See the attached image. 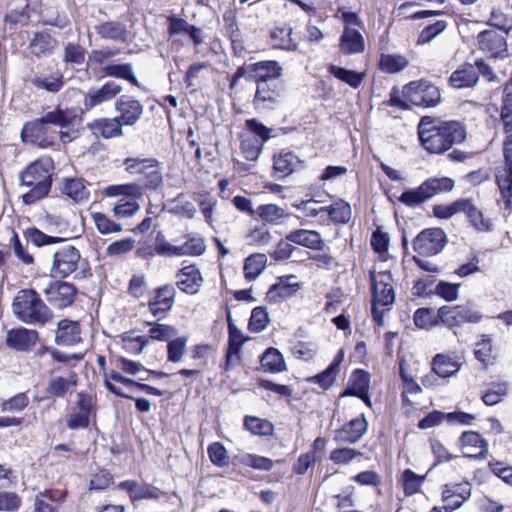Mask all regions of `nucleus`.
<instances>
[{
    "mask_svg": "<svg viewBox=\"0 0 512 512\" xmlns=\"http://www.w3.org/2000/svg\"><path fill=\"white\" fill-rule=\"evenodd\" d=\"M488 23L505 34L512 30V17L507 16L500 10H492Z\"/></svg>",
    "mask_w": 512,
    "mask_h": 512,
    "instance_id": "774afa93",
    "label": "nucleus"
},
{
    "mask_svg": "<svg viewBox=\"0 0 512 512\" xmlns=\"http://www.w3.org/2000/svg\"><path fill=\"white\" fill-rule=\"evenodd\" d=\"M87 128L97 138L109 139L123 134L122 123L118 118H98L88 123Z\"/></svg>",
    "mask_w": 512,
    "mask_h": 512,
    "instance_id": "5701e85b",
    "label": "nucleus"
},
{
    "mask_svg": "<svg viewBox=\"0 0 512 512\" xmlns=\"http://www.w3.org/2000/svg\"><path fill=\"white\" fill-rule=\"evenodd\" d=\"M403 94L412 105L424 108L435 107L441 100L439 89L424 80L410 82L404 87Z\"/></svg>",
    "mask_w": 512,
    "mask_h": 512,
    "instance_id": "0eeeda50",
    "label": "nucleus"
},
{
    "mask_svg": "<svg viewBox=\"0 0 512 512\" xmlns=\"http://www.w3.org/2000/svg\"><path fill=\"white\" fill-rule=\"evenodd\" d=\"M106 196H123L126 199L138 200L143 196V187L137 183L111 185L104 189Z\"/></svg>",
    "mask_w": 512,
    "mask_h": 512,
    "instance_id": "a19ab883",
    "label": "nucleus"
},
{
    "mask_svg": "<svg viewBox=\"0 0 512 512\" xmlns=\"http://www.w3.org/2000/svg\"><path fill=\"white\" fill-rule=\"evenodd\" d=\"M409 65V60L401 54H381L379 69L382 72L393 74L404 70Z\"/></svg>",
    "mask_w": 512,
    "mask_h": 512,
    "instance_id": "58836bf2",
    "label": "nucleus"
},
{
    "mask_svg": "<svg viewBox=\"0 0 512 512\" xmlns=\"http://www.w3.org/2000/svg\"><path fill=\"white\" fill-rule=\"evenodd\" d=\"M301 288V284L296 282V276L289 275L278 278L266 293V300L269 303H279L294 296Z\"/></svg>",
    "mask_w": 512,
    "mask_h": 512,
    "instance_id": "4468645a",
    "label": "nucleus"
},
{
    "mask_svg": "<svg viewBox=\"0 0 512 512\" xmlns=\"http://www.w3.org/2000/svg\"><path fill=\"white\" fill-rule=\"evenodd\" d=\"M144 176V186L147 189H157L163 183V173L162 169L159 166V163L154 159L153 162L147 166L146 170L143 173Z\"/></svg>",
    "mask_w": 512,
    "mask_h": 512,
    "instance_id": "864d4df0",
    "label": "nucleus"
},
{
    "mask_svg": "<svg viewBox=\"0 0 512 512\" xmlns=\"http://www.w3.org/2000/svg\"><path fill=\"white\" fill-rule=\"evenodd\" d=\"M92 220L96 226L97 231L100 234H111L122 231L121 224L114 222L108 216L103 213H93Z\"/></svg>",
    "mask_w": 512,
    "mask_h": 512,
    "instance_id": "5fc2aeb1",
    "label": "nucleus"
},
{
    "mask_svg": "<svg viewBox=\"0 0 512 512\" xmlns=\"http://www.w3.org/2000/svg\"><path fill=\"white\" fill-rule=\"evenodd\" d=\"M261 366L269 372H282L286 369L282 354L276 348H268L261 357Z\"/></svg>",
    "mask_w": 512,
    "mask_h": 512,
    "instance_id": "de8ad7c7",
    "label": "nucleus"
},
{
    "mask_svg": "<svg viewBox=\"0 0 512 512\" xmlns=\"http://www.w3.org/2000/svg\"><path fill=\"white\" fill-rule=\"evenodd\" d=\"M460 369V364L451 357L443 354H437L432 363L433 372L441 377L447 378L456 374Z\"/></svg>",
    "mask_w": 512,
    "mask_h": 512,
    "instance_id": "79ce46f5",
    "label": "nucleus"
},
{
    "mask_svg": "<svg viewBox=\"0 0 512 512\" xmlns=\"http://www.w3.org/2000/svg\"><path fill=\"white\" fill-rule=\"evenodd\" d=\"M299 166H301V161L292 152H281L274 156V169L283 176L290 175Z\"/></svg>",
    "mask_w": 512,
    "mask_h": 512,
    "instance_id": "37998d69",
    "label": "nucleus"
},
{
    "mask_svg": "<svg viewBox=\"0 0 512 512\" xmlns=\"http://www.w3.org/2000/svg\"><path fill=\"white\" fill-rule=\"evenodd\" d=\"M77 384V375L71 373L68 378L56 376L49 380L46 393L50 397H64Z\"/></svg>",
    "mask_w": 512,
    "mask_h": 512,
    "instance_id": "473e14b6",
    "label": "nucleus"
},
{
    "mask_svg": "<svg viewBox=\"0 0 512 512\" xmlns=\"http://www.w3.org/2000/svg\"><path fill=\"white\" fill-rule=\"evenodd\" d=\"M471 495V486L468 482L446 484L442 490V500L445 510L458 509Z\"/></svg>",
    "mask_w": 512,
    "mask_h": 512,
    "instance_id": "a211bd4d",
    "label": "nucleus"
},
{
    "mask_svg": "<svg viewBox=\"0 0 512 512\" xmlns=\"http://www.w3.org/2000/svg\"><path fill=\"white\" fill-rule=\"evenodd\" d=\"M123 88L114 81H108L100 88L90 89L84 96V107L90 110L105 102L111 101L122 92Z\"/></svg>",
    "mask_w": 512,
    "mask_h": 512,
    "instance_id": "2eb2a0df",
    "label": "nucleus"
},
{
    "mask_svg": "<svg viewBox=\"0 0 512 512\" xmlns=\"http://www.w3.org/2000/svg\"><path fill=\"white\" fill-rule=\"evenodd\" d=\"M60 190L62 194L71 198L75 202L86 200L89 196V191L85 186V181L78 177L64 178L62 180Z\"/></svg>",
    "mask_w": 512,
    "mask_h": 512,
    "instance_id": "c756f323",
    "label": "nucleus"
},
{
    "mask_svg": "<svg viewBox=\"0 0 512 512\" xmlns=\"http://www.w3.org/2000/svg\"><path fill=\"white\" fill-rule=\"evenodd\" d=\"M154 250L157 255L165 257L200 256L205 252L206 245L199 236H190L184 244L173 245L162 233H158Z\"/></svg>",
    "mask_w": 512,
    "mask_h": 512,
    "instance_id": "423d86ee",
    "label": "nucleus"
},
{
    "mask_svg": "<svg viewBox=\"0 0 512 512\" xmlns=\"http://www.w3.org/2000/svg\"><path fill=\"white\" fill-rule=\"evenodd\" d=\"M326 212L330 215L331 219L337 223H347L351 218L350 205L344 201L337 202L327 207Z\"/></svg>",
    "mask_w": 512,
    "mask_h": 512,
    "instance_id": "0e129e2a",
    "label": "nucleus"
},
{
    "mask_svg": "<svg viewBox=\"0 0 512 512\" xmlns=\"http://www.w3.org/2000/svg\"><path fill=\"white\" fill-rule=\"evenodd\" d=\"M24 236L28 242L32 243L36 247H42L63 241V238L47 235L35 227L27 228L24 231Z\"/></svg>",
    "mask_w": 512,
    "mask_h": 512,
    "instance_id": "8fccbe9b",
    "label": "nucleus"
},
{
    "mask_svg": "<svg viewBox=\"0 0 512 512\" xmlns=\"http://www.w3.org/2000/svg\"><path fill=\"white\" fill-rule=\"evenodd\" d=\"M446 235L440 228H430L422 231L414 240V250L423 256L439 253L445 246Z\"/></svg>",
    "mask_w": 512,
    "mask_h": 512,
    "instance_id": "9d476101",
    "label": "nucleus"
},
{
    "mask_svg": "<svg viewBox=\"0 0 512 512\" xmlns=\"http://www.w3.org/2000/svg\"><path fill=\"white\" fill-rule=\"evenodd\" d=\"M417 132L423 148L432 154H443L466 138L465 128L460 122L441 121L430 116L421 118Z\"/></svg>",
    "mask_w": 512,
    "mask_h": 512,
    "instance_id": "f03ea898",
    "label": "nucleus"
},
{
    "mask_svg": "<svg viewBox=\"0 0 512 512\" xmlns=\"http://www.w3.org/2000/svg\"><path fill=\"white\" fill-rule=\"evenodd\" d=\"M500 116L506 134L503 143L504 167L512 168V94H508L504 99Z\"/></svg>",
    "mask_w": 512,
    "mask_h": 512,
    "instance_id": "6ab92c4d",
    "label": "nucleus"
},
{
    "mask_svg": "<svg viewBox=\"0 0 512 512\" xmlns=\"http://www.w3.org/2000/svg\"><path fill=\"white\" fill-rule=\"evenodd\" d=\"M210 461L218 467H225L229 465L230 457L227 449L220 442H214L208 446L207 449Z\"/></svg>",
    "mask_w": 512,
    "mask_h": 512,
    "instance_id": "6e6d98bb",
    "label": "nucleus"
},
{
    "mask_svg": "<svg viewBox=\"0 0 512 512\" xmlns=\"http://www.w3.org/2000/svg\"><path fill=\"white\" fill-rule=\"evenodd\" d=\"M479 49L491 58L508 56V45L503 35L494 30H485L477 35Z\"/></svg>",
    "mask_w": 512,
    "mask_h": 512,
    "instance_id": "f8f14e48",
    "label": "nucleus"
},
{
    "mask_svg": "<svg viewBox=\"0 0 512 512\" xmlns=\"http://www.w3.org/2000/svg\"><path fill=\"white\" fill-rule=\"evenodd\" d=\"M10 244L13 249L15 257L22 262L24 265H33L34 257L33 254L28 251L26 246H23L16 232L10 239Z\"/></svg>",
    "mask_w": 512,
    "mask_h": 512,
    "instance_id": "e2e57ef3",
    "label": "nucleus"
},
{
    "mask_svg": "<svg viewBox=\"0 0 512 512\" xmlns=\"http://www.w3.org/2000/svg\"><path fill=\"white\" fill-rule=\"evenodd\" d=\"M140 210L137 200L121 198L113 208V214L117 218H127L135 215Z\"/></svg>",
    "mask_w": 512,
    "mask_h": 512,
    "instance_id": "052dcab7",
    "label": "nucleus"
},
{
    "mask_svg": "<svg viewBox=\"0 0 512 512\" xmlns=\"http://www.w3.org/2000/svg\"><path fill=\"white\" fill-rule=\"evenodd\" d=\"M43 293L51 305L61 309L73 303L76 288L68 282L50 281Z\"/></svg>",
    "mask_w": 512,
    "mask_h": 512,
    "instance_id": "9b49d317",
    "label": "nucleus"
},
{
    "mask_svg": "<svg viewBox=\"0 0 512 512\" xmlns=\"http://www.w3.org/2000/svg\"><path fill=\"white\" fill-rule=\"evenodd\" d=\"M115 383L124 385L125 387L137 386V381L123 376L119 371L111 370L110 372L104 373V384L105 387L113 394L123 398L132 399L131 396L127 395L119 386Z\"/></svg>",
    "mask_w": 512,
    "mask_h": 512,
    "instance_id": "7c9ffc66",
    "label": "nucleus"
},
{
    "mask_svg": "<svg viewBox=\"0 0 512 512\" xmlns=\"http://www.w3.org/2000/svg\"><path fill=\"white\" fill-rule=\"evenodd\" d=\"M115 110L119 113L117 118L122 126H132L141 118L144 108L138 100L124 95L116 100Z\"/></svg>",
    "mask_w": 512,
    "mask_h": 512,
    "instance_id": "f3484780",
    "label": "nucleus"
},
{
    "mask_svg": "<svg viewBox=\"0 0 512 512\" xmlns=\"http://www.w3.org/2000/svg\"><path fill=\"white\" fill-rule=\"evenodd\" d=\"M240 463L244 466L264 471H269L273 467V461L271 459L255 454H245L241 456Z\"/></svg>",
    "mask_w": 512,
    "mask_h": 512,
    "instance_id": "69168bd1",
    "label": "nucleus"
},
{
    "mask_svg": "<svg viewBox=\"0 0 512 512\" xmlns=\"http://www.w3.org/2000/svg\"><path fill=\"white\" fill-rule=\"evenodd\" d=\"M328 72L338 80L346 83L350 87L357 89L361 86L366 74L362 72H356L349 70L335 64H331L328 67Z\"/></svg>",
    "mask_w": 512,
    "mask_h": 512,
    "instance_id": "c9c22d12",
    "label": "nucleus"
},
{
    "mask_svg": "<svg viewBox=\"0 0 512 512\" xmlns=\"http://www.w3.org/2000/svg\"><path fill=\"white\" fill-rule=\"evenodd\" d=\"M52 170V159L45 157L31 163L26 170L21 173V186L29 188V190L22 195L25 204H33L48 194L51 187Z\"/></svg>",
    "mask_w": 512,
    "mask_h": 512,
    "instance_id": "7ed1b4c3",
    "label": "nucleus"
},
{
    "mask_svg": "<svg viewBox=\"0 0 512 512\" xmlns=\"http://www.w3.org/2000/svg\"><path fill=\"white\" fill-rule=\"evenodd\" d=\"M250 71L251 79L256 83H269V81L281 77L283 68L279 62L267 60L250 64Z\"/></svg>",
    "mask_w": 512,
    "mask_h": 512,
    "instance_id": "4be33fe9",
    "label": "nucleus"
},
{
    "mask_svg": "<svg viewBox=\"0 0 512 512\" xmlns=\"http://www.w3.org/2000/svg\"><path fill=\"white\" fill-rule=\"evenodd\" d=\"M286 240L311 250H321L324 246L320 233L315 230H293L286 235Z\"/></svg>",
    "mask_w": 512,
    "mask_h": 512,
    "instance_id": "a878e982",
    "label": "nucleus"
},
{
    "mask_svg": "<svg viewBox=\"0 0 512 512\" xmlns=\"http://www.w3.org/2000/svg\"><path fill=\"white\" fill-rule=\"evenodd\" d=\"M83 263L77 248L65 246L54 253L51 272L54 276L68 277L75 273Z\"/></svg>",
    "mask_w": 512,
    "mask_h": 512,
    "instance_id": "1a4fd4ad",
    "label": "nucleus"
},
{
    "mask_svg": "<svg viewBox=\"0 0 512 512\" xmlns=\"http://www.w3.org/2000/svg\"><path fill=\"white\" fill-rule=\"evenodd\" d=\"M367 430V422L364 416L352 419L349 423L337 430L334 436L339 443H356Z\"/></svg>",
    "mask_w": 512,
    "mask_h": 512,
    "instance_id": "b1692460",
    "label": "nucleus"
},
{
    "mask_svg": "<svg viewBox=\"0 0 512 512\" xmlns=\"http://www.w3.org/2000/svg\"><path fill=\"white\" fill-rule=\"evenodd\" d=\"M293 29L289 26L276 27L271 31V45L273 48L295 51L297 43L292 38Z\"/></svg>",
    "mask_w": 512,
    "mask_h": 512,
    "instance_id": "2f4dec72",
    "label": "nucleus"
},
{
    "mask_svg": "<svg viewBox=\"0 0 512 512\" xmlns=\"http://www.w3.org/2000/svg\"><path fill=\"white\" fill-rule=\"evenodd\" d=\"M474 355L485 366L492 363L494 355L492 339L489 335H483L481 341L476 343Z\"/></svg>",
    "mask_w": 512,
    "mask_h": 512,
    "instance_id": "603ef678",
    "label": "nucleus"
},
{
    "mask_svg": "<svg viewBox=\"0 0 512 512\" xmlns=\"http://www.w3.org/2000/svg\"><path fill=\"white\" fill-rule=\"evenodd\" d=\"M31 83L38 89H43L51 93H57L63 87V76L56 74H40L31 79Z\"/></svg>",
    "mask_w": 512,
    "mask_h": 512,
    "instance_id": "c03bdc74",
    "label": "nucleus"
},
{
    "mask_svg": "<svg viewBox=\"0 0 512 512\" xmlns=\"http://www.w3.org/2000/svg\"><path fill=\"white\" fill-rule=\"evenodd\" d=\"M414 324L423 329H429L440 322L438 314L435 315L432 309L419 308L414 313Z\"/></svg>",
    "mask_w": 512,
    "mask_h": 512,
    "instance_id": "13d9d810",
    "label": "nucleus"
},
{
    "mask_svg": "<svg viewBox=\"0 0 512 512\" xmlns=\"http://www.w3.org/2000/svg\"><path fill=\"white\" fill-rule=\"evenodd\" d=\"M80 121L81 118L77 110L57 107L52 111L46 112L40 118L24 124L21 131V139L24 143L40 148H48L53 146L57 134L50 125L66 128Z\"/></svg>",
    "mask_w": 512,
    "mask_h": 512,
    "instance_id": "f257e3e1",
    "label": "nucleus"
},
{
    "mask_svg": "<svg viewBox=\"0 0 512 512\" xmlns=\"http://www.w3.org/2000/svg\"><path fill=\"white\" fill-rule=\"evenodd\" d=\"M256 92L253 98V105L256 109L272 108L280 96V90L276 84L260 82L256 83Z\"/></svg>",
    "mask_w": 512,
    "mask_h": 512,
    "instance_id": "393cba45",
    "label": "nucleus"
},
{
    "mask_svg": "<svg viewBox=\"0 0 512 512\" xmlns=\"http://www.w3.org/2000/svg\"><path fill=\"white\" fill-rule=\"evenodd\" d=\"M96 32L104 39L125 41L127 38L126 26L119 22H104L95 27Z\"/></svg>",
    "mask_w": 512,
    "mask_h": 512,
    "instance_id": "ea45409f",
    "label": "nucleus"
},
{
    "mask_svg": "<svg viewBox=\"0 0 512 512\" xmlns=\"http://www.w3.org/2000/svg\"><path fill=\"white\" fill-rule=\"evenodd\" d=\"M267 257L265 254L256 253L246 258L244 263V275L249 281L255 280L265 269Z\"/></svg>",
    "mask_w": 512,
    "mask_h": 512,
    "instance_id": "a18cd8bd",
    "label": "nucleus"
},
{
    "mask_svg": "<svg viewBox=\"0 0 512 512\" xmlns=\"http://www.w3.org/2000/svg\"><path fill=\"white\" fill-rule=\"evenodd\" d=\"M423 476H419L410 469H406L401 477L404 493L408 496L417 493L424 481Z\"/></svg>",
    "mask_w": 512,
    "mask_h": 512,
    "instance_id": "bf43d9fd",
    "label": "nucleus"
},
{
    "mask_svg": "<svg viewBox=\"0 0 512 512\" xmlns=\"http://www.w3.org/2000/svg\"><path fill=\"white\" fill-rule=\"evenodd\" d=\"M462 211L465 213L475 229L478 231L491 230L492 223L484 218L483 213L473 204L470 199H463Z\"/></svg>",
    "mask_w": 512,
    "mask_h": 512,
    "instance_id": "e433bc0d",
    "label": "nucleus"
},
{
    "mask_svg": "<svg viewBox=\"0 0 512 512\" xmlns=\"http://www.w3.org/2000/svg\"><path fill=\"white\" fill-rule=\"evenodd\" d=\"M454 185V180L449 177L429 178L419 187L404 191L399 201L407 206H416L436 195L450 192Z\"/></svg>",
    "mask_w": 512,
    "mask_h": 512,
    "instance_id": "39448f33",
    "label": "nucleus"
},
{
    "mask_svg": "<svg viewBox=\"0 0 512 512\" xmlns=\"http://www.w3.org/2000/svg\"><path fill=\"white\" fill-rule=\"evenodd\" d=\"M256 214L261 220L271 225H280L284 222V219L291 216L285 209L276 204L260 205L256 209Z\"/></svg>",
    "mask_w": 512,
    "mask_h": 512,
    "instance_id": "f704fd0d",
    "label": "nucleus"
},
{
    "mask_svg": "<svg viewBox=\"0 0 512 512\" xmlns=\"http://www.w3.org/2000/svg\"><path fill=\"white\" fill-rule=\"evenodd\" d=\"M339 50L344 55L360 54L365 50V40L357 28L344 27L339 39Z\"/></svg>",
    "mask_w": 512,
    "mask_h": 512,
    "instance_id": "412c9836",
    "label": "nucleus"
},
{
    "mask_svg": "<svg viewBox=\"0 0 512 512\" xmlns=\"http://www.w3.org/2000/svg\"><path fill=\"white\" fill-rule=\"evenodd\" d=\"M372 283V299L373 308L372 312L376 315L379 307L391 305L395 300V293L393 290V278L390 272L381 271L370 273Z\"/></svg>",
    "mask_w": 512,
    "mask_h": 512,
    "instance_id": "6e6552de",
    "label": "nucleus"
},
{
    "mask_svg": "<svg viewBox=\"0 0 512 512\" xmlns=\"http://www.w3.org/2000/svg\"><path fill=\"white\" fill-rule=\"evenodd\" d=\"M462 452L469 458H485L488 454V444L485 439L476 432H464L460 437Z\"/></svg>",
    "mask_w": 512,
    "mask_h": 512,
    "instance_id": "aec40b11",
    "label": "nucleus"
},
{
    "mask_svg": "<svg viewBox=\"0 0 512 512\" xmlns=\"http://www.w3.org/2000/svg\"><path fill=\"white\" fill-rule=\"evenodd\" d=\"M103 73L106 76L124 79L135 86H139V82L134 76L132 65L129 63L106 65L103 68Z\"/></svg>",
    "mask_w": 512,
    "mask_h": 512,
    "instance_id": "09e8293b",
    "label": "nucleus"
},
{
    "mask_svg": "<svg viewBox=\"0 0 512 512\" xmlns=\"http://www.w3.org/2000/svg\"><path fill=\"white\" fill-rule=\"evenodd\" d=\"M244 425L251 433L259 436H269L273 433V424L258 417L247 416L244 420Z\"/></svg>",
    "mask_w": 512,
    "mask_h": 512,
    "instance_id": "3c124183",
    "label": "nucleus"
},
{
    "mask_svg": "<svg viewBox=\"0 0 512 512\" xmlns=\"http://www.w3.org/2000/svg\"><path fill=\"white\" fill-rule=\"evenodd\" d=\"M479 76L472 64H464L450 76V83L455 88L473 87L478 82Z\"/></svg>",
    "mask_w": 512,
    "mask_h": 512,
    "instance_id": "c85d7f7f",
    "label": "nucleus"
},
{
    "mask_svg": "<svg viewBox=\"0 0 512 512\" xmlns=\"http://www.w3.org/2000/svg\"><path fill=\"white\" fill-rule=\"evenodd\" d=\"M37 332L26 328L10 330L7 334L6 343L9 347L18 351H27L35 345Z\"/></svg>",
    "mask_w": 512,
    "mask_h": 512,
    "instance_id": "bb28decb",
    "label": "nucleus"
},
{
    "mask_svg": "<svg viewBox=\"0 0 512 512\" xmlns=\"http://www.w3.org/2000/svg\"><path fill=\"white\" fill-rule=\"evenodd\" d=\"M55 500V492L48 490L39 492L35 497V512H53L55 510L52 502Z\"/></svg>",
    "mask_w": 512,
    "mask_h": 512,
    "instance_id": "338daca9",
    "label": "nucleus"
},
{
    "mask_svg": "<svg viewBox=\"0 0 512 512\" xmlns=\"http://www.w3.org/2000/svg\"><path fill=\"white\" fill-rule=\"evenodd\" d=\"M29 405V398L25 393H19L10 399L0 403V411L2 413H18L23 411Z\"/></svg>",
    "mask_w": 512,
    "mask_h": 512,
    "instance_id": "4d7b16f0",
    "label": "nucleus"
},
{
    "mask_svg": "<svg viewBox=\"0 0 512 512\" xmlns=\"http://www.w3.org/2000/svg\"><path fill=\"white\" fill-rule=\"evenodd\" d=\"M176 285L184 293L189 295L197 294L203 284V277L196 265L182 267L176 273Z\"/></svg>",
    "mask_w": 512,
    "mask_h": 512,
    "instance_id": "dca6fc26",
    "label": "nucleus"
},
{
    "mask_svg": "<svg viewBox=\"0 0 512 512\" xmlns=\"http://www.w3.org/2000/svg\"><path fill=\"white\" fill-rule=\"evenodd\" d=\"M269 323L268 312L264 307H256L252 310L248 328L252 332L263 331Z\"/></svg>",
    "mask_w": 512,
    "mask_h": 512,
    "instance_id": "680f3d73",
    "label": "nucleus"
},
{
    "mask_svg": "<svg viewBox=\"0 0 512 512\" xmlns=\"http://www.w3.org/2000/svg\"><path fill=\"white\" fill-rule=\"evenodd\" d=\"M13 313L26 324L44 325L52 319V312L33 289H21L12 303Z\"/></svg>",
    "mask_w": 512,
    "mask_h": 512,
    "instance_id": "20e7f679",
    "label": "nucleus"
},
{
    "mask_svg": "<svg viewBox=\"0 0 512 512\" xmlns=\"http://www.w3.org/2000/svg\"><path fill=\"white\" fill-rule=\"evenodd\" d=\"M80 327L75 321L63 319L58 323L55 341L58 345L71 346L80 342Z\"/></svg>",
    "mask_w": 512,
    "mask_h": 512,
    "instance_id": "cd10ccee",
    "label": "nucleus"
},
{
    "mask_svg": "<svg viewBox=\"0 0 512 512\" xmlns=\"http://www.w3.org/2000/svg\"><path fill=\"white\" fill-rule=\"evenodd\" d=\"M496 178L505 208L510 212L512 207V168L503 167L499 169Z\"/></svg>",
    "mask_w": 512,
    "mask_h": 512,
    "instance_id": "4c0bfd02",
    "label": "nucleus"
},
{
    "mask_svg": "<svg viewBox=\"0 0 512 512\" xmlns=\"http://www.w3.org/2000/svg\"><path fill=\"white\" fill-rule=\"evenodd\" d=\"M176 289L171 284H165L154 290L150 297L148 307L150 312L158 318H162L169 312L175 301Z\"/></svg>",
    "mask_w": 512,
    "mask_h": 512,
    "instance_id": "ddd939ff",
    "label": "nucleus"
},
{
    "mask_svg": "<svg viewBox=\"0 0 512 512\" xmlns=\"http://www.w3.org/2000/svg\"><path fill=\"white\" fill-rule=\"evenodd\" d=\"M370 377L369 374L363 370H355L348 383V387L342 396H365L369 390Z\"/></svg>",
    "mask_w": 512,
    "mask_h": 512,
    "instance_id": "72a5a7b5",
    "label": "nucleus"
},
{
    "mask_svg": "<svg viewBox=\"0 0 512 512\" xmlns=\"http://www.w3.org/2000/svg\"><path fill=\"white\" fill-rule=\"evenodd\" d=\"M56 45V40L48 33H36L29 44L30 51L33 55L39 57L50 53Z\"/></svg>",
    "mask_w": 512,
    "mask_h": 512,
    "instance_id": "49530a36",
    "label": "nucleus"
}]
</instances>
